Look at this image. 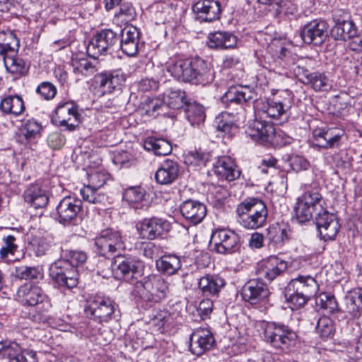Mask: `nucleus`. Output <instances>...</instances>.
<instances>
[{
  "label": "nucleus",
  "instance_id": "393cba45",
  "mask_svg": "<svg viewBox=\"0 0 362 362\" xmlns=\"http://www.w3.org/2000/svg\"><path fill=\"white\" fill-rule=\"evenodd\" d=\"M180 209L182 216L194 225L201 223L206 215V206L194 199L183 202Z\"/></svg>",
  "mask_w": 362,
  "mask_h": 362
},
{
  "label": "nucleus",
  "instance_id": "3c124183",
  "mask_svg": "<svg viewBox=\"0 0 362 362\" xmlns=\"http://www.w3.org/2000/svg\"><path fill=\"white\" fill-rule=\"evenodd\" d=\"M335 331L332 320L325 315L321 316L317 322L316 332L323 339L331 337Z\"/></svg>",
  "mask_w": 362,
  "mask_h": 362
},
{
  "label": "nucleus",
  "instance_id": "bb28decb",
  "mask_svg": "<svg viewBox=\"0 0 362 362\" xmlns=\"http://www.w3.org/2000/svg\"><path fill=\"white\" fill-rule=\"evenodd\" d=\"M140 33L134 26L127 27L122 30L120 40V49L129 57L135 56L139 50Z\"/></svg>",
  "mask_w": 362,
  "mask_h": 362
},
{
  "label": "nucleus",
  "instance_id": "8fccbe9b",
  "mask_svg": "<svg viewBox=\"0 0 362 362\" xmlns=\"http://www.w3.org/2000/svg\"><path fill=\"white\" fill-rule=\"evenodd\" d=\"M267 235L268 239L275 245L281 244L288 239L286 227L278 223L269 226Z\"/></svg>",
  "mask_w": 362,
  "mask_h": 362
},
{
  "label": "nucleus",
  "instance_id": "e2e57ef3",
  "mask_svg": "<svg viewBox=\"0 0 362 362\" xmlns=\"http://www.w3.org/2000/svg\"><path fill=\"white\" fill-rule=\"evenodd\" d=\"M65 252L64 255L66 259L64 260L69 263L74 268H76V267L82 264L86 261L87 255L82 251L70 250L65 251Z\"/></svg>",
  "mask_w": 362,
  "mask_h": 362
},
{
  "label": "nucleus",
  "instance_id": "2eb2a0df",
  "mask_svg": "<svg viewBox=\"0 0 362 362\" xmlns=\"http://www.w3.org/2000/svg\"><path fill=\"white\" fill-rule=\"evenodd\" d=\"M195 58H170L166 63V69L177 81L191 83L193 78Z\"/></svg>",
  "mask_w": 362,
  "mask_h": 362
},
{
  "label": "nucleus",
  "instance_id": "39448f33",
  "mask_svg": "<svg viewBox=\"0 0 362 362\" xmlns=\"http://www.w3.org/2000/svg\"><path fill=\"white\" fill-rule=\"evenodd\" d=\"M134 291L144 300L157 303L166 296L168 284L160 276H144L136 281Z\"/></svg>",
  "mask_w": 362,
  "mask_h": 362
},
{
  "label": "nucleus",
  "instance_id": "72a5a7b5",
  "mask_svg": "<svg viewBox=\"0 0 362 362\" xmlns=\"http://www.w3.org/2000/svg\"><path fill=\"white\" fill-rule=\"evenodd\" d=\"M225 284L224 279L218 275L206 274L199 279V288L204 296H216Z\"/></svg>",
  "mask_w": 362,
  "mask_h": 362
},
{
  "label": "nucleus",
  "instance_id": "e433bc0d",
  "mask_svg": "<svg viewBox=\"0 0 362 362\" xmlns=\"http://www.w3.org/2000/svg\"><path fill=\"white\" fill-rule=\"evenodd\" d=\"M178 164L170 160H165L155 175L156 180L160 185H169L178 177Z\"/></svg>",
  "mask_w": 362,
  "mask_h": 362
},
{
  "label": "nucleus",
  "instance_id": "37998d69",
  "mask_svg": "<svg viewBox=\"0 0 362 362\" xmlns=\"http://www.w3.org/2000/svg\"><path fill=\"white\" fill-rule=\"evenodd\" d=\"M144 147L148 151H153L158 156H166L172 151L170 142L161 138L148 137L144 142Z\"/></svg>",
  "mask_w": 362,
  "mask_h": 362
},
{
  "label": "nucleus",
  "instance_id": "2f4dec72",
  "mask_svg": "<svg viewBox=\"0 0 362 362\" xmlns=\"http://www.w3.org/2000/svg\"><path fill=\"white\" fill-rule=\"evenodd\" d=\"M254 93L248 86H231L221 97V101L226 104H243L253 98Z\"/></svg>",
  "mask_w": 362,
  "mask_h": 362
},
{
  "label": "nucleus",
  "instance_id": "b1692460",
  "mask_svg": "<svg viewBox=\"0 0 362 362\" xmlns=\"http://www.w3.org/2000/svg\"><path fill=\"white\" fill-rule=\"evenodd\" d=\"M192 10L196 18L202 22L218 19L221 11L220 3L215 0H199L193 5Z\"/></svg>",
  "mask_w": 362,
  "mask_h": 362
},
{
  "label": "nucleus",
  "instance_id": "f03ea898",
  "mask_svg": "<svg viewBox=\"0 0 362 362\" xmlns=\"http://www.w3.org/2000/svg\"><path fill=\"white\" fill-rule=\"evenodd\" d=\"M17 299L24 307H35L39 313L33 315V320L45 322L48 316L45 315L52 308L51 300L46 292L38 284L28 282L21 285L17 291Z\"/></svg>",
  "mask_w": 362,
  "mask_h": 362
},
{
  "label": "nucleus",
  "instance_id": "c9c22d12",
  "mask_svg": "<svg viewBox=\"0 0 362 362\" xmlns=\"http://www.w3.org/2000/svg\"><path fill=\"white\" fill-rule=\"evenodd\" d=\"M215 173L228 181L235 180L240 175V170L234 160L228 156L222 157L217 160Z\"/></svg>",
  "mask_w": 362,
  "mask_h": 362
},
{
  "label": "nucleus",
  "instance_id": "603ef678",
  "mask_svg": "<svg viewBox=\"0 0 362 362\" xmlns=\"http://www.w3.org/2000/svg\"><path fill=\"white\" fill-rule=\"evenodd\" d=\"M217 129L226 134H232L237 126L228 113H223L216 117Z\"/></svg>",
  "mask_w": 362,
  "mask_h": 362
},
{
  "label": "nucleus",
  "instance_id": "58836bf2",
  "mask_svg": "<svg viewBox=\"0 0 362 362\" xmlns=\"http://www.w3.org/2000/svg\"><path fill=\"white\" fill-rule=\"evenodd\" d=\"M344 303L346 312L353 318H358L362 310V289L355 288L348 292L344 297Z\"/></svg>",
  "mask_w": 362,
  "mask_h": 362
},
{
  "label": "nucleus",
  "instance_id": "9b49d317",
  "mask_svg": "<svg viewBox=\"0 0 362 362\" xmlns=\"http://www.w3.org/2000/svg\"><path fill=\"white\" fill-rule=\"evenodd\" d=\"M239 236L233 230L220 228L213 232L210 244L218 254L227 255L236 252L240 247Z\"/></svg>",
  "mask_w": 362,
  "mask_h": 362
},
{
  "label": "nucleus",
  "instance_id": "c756f323",
  "mask_svg": "<svg viewBox=\"0 0 362 362\" xmlns=\"http://www.w3.org/2000/svg\"><path fill=\"white\" fill-rule=\"evenodd\" d=\"M343 13L344 18L341 20L337 19V15H334L337 23L332 30V34L336 40L346 41L353 37L358 31L354 23L349 19L348 13Z\"/></svg>",
  "mask_w": 362,
  "mask_h": 362
},
{
  "label": "nucleus",
  "instance_id": "412c9836",
  "mask_svg": "<svg viewBox=\"0 0 362 362\" xmlns=\"http://www.w3.org/2000/svg\"><path fill=\"white\" fill-rule=\"evenodd\" d=\"M125 81L126 76L119 69L110 73H101L95 76V81L99 83V91L102 95L120 90Z\"/></svg>",
  "mask_w": 362,
  "mask_h": 362
},
{
  "label": "nucleus",
  "instance_id": "1a4fd4ad",
  "mask_svg": "<svg viewBox=\"0 0 362 362\" xmlns=\"http://www.w3.org/2000/svg\"><path fill=\"white\" fill-rule=\"evenodd\" d=\"M49 276L60 287L71 289L78 284L76 269L65 260H57L52 263L49 267Z\"/></svg>",
  "mask_w": 362,
  "mask_h": 362
},
{
  "label": "nucleus",
  "instance_id": "69168bd1",
  "mask_svg": "<svg viewBox=\"0 0 362 362\" xmlns=\"http://www.w3.org/2000/svg\"><path fill=\"white\" fill-rule=\"evenodd\" d=\"M340 228L339 221H332L329 226L320 229L319 233L321 238L325 241L332 240L335 238Z\"/></svg>",
  "mask_w": 362,
  "mask_h": 362
},
{
  "label": "nucleus",
  "instance_id": "680f3d73",
  "mask_svg": "<svg viewBox=\"0 0 362 362\" xmlns=\"http://www.w3.org/2000/svg\"><path fill=\"white\" fill-rule=\"evenodd\" d=\"M289 292L290 291H287L286 296H288L287 301L291 304L292 310L298 309L303 307L310 299L303 295L301 292L292 291L291 293H289Z\"/></svg>",
  "mask_w": 362,
  "mask_h": 362
},
{
  "label": "nucleus",
  "instance_id": "6ab92c4d",
  "mask_svg": "<svg viewBox=\"0 0 362 362\" xmlns=\"http://www.w3.org/2000/svg\"><path fill=\"white\" fill-rule=\"evenodd\" d=\"M288 269V262L276 256H271L263 260L259 264L257 274L259 279L272 282L276 278L283 275Z\"/></svg>",
  "mask_w": 362,
  "mask_h": 362
},
{
  "label": "nucleus",
  "instance_id": "0e129e2a",
  "mask_svg": "<svg viewBox=\"0 0 362 362\" xmlns=\"http://www.w3.org/2000/svg\"><path fill=\"white\" fill-rule=\"evenodd\" d=\"M277 16L293 14L295 7L291 0H274L272 5Z\"/></svg>",
  "mask_w": 362,
  "mask_h": 362
},
{
  "label": "nucleus",
  "instance_id": "6e6d98bb",
  "mask_svg": "<svg viewBox=\"0 0 362 362\" xmlns=\"http://www.w3.org/2000/svg\"><path fill=\"white\" fill-rule=\"evenodd\" d=\"M146 195L145 190L141 187H131L123 193V198L129 204L141 203Z\"/></svg>",
  "mask_w": 362,
  "mask_h": 362
},
{
  "label": "nucleus",
  "instance_id": "13d9d810",
  "mask_svg": "<svg viewBox=\"0 0 362 362\" xmlns=\"http://www.w3.org/2000/svg\"><path fill=\"white\" fill-rule=\"evenodd\" d=\"M29 243L33 247L37 256H42L49 250V245L45 239L31 234L29 238Z\"/></svg>",
  "mask_w": 362,
  "mask_h": 362
},
{
  "label": "nucleus",
  "instance_id": "a19ab883",
  "mask_svg": "<svg viewBox=\"0 0 362 362\" xmlns=\"http://www.w3.org/2000/svg\"><path fill=\"white\" fill-rule=\"evenodd\" d=\"M182 264L178 256L173 254L165 255L156 261L159 272L166 275H173L181 268Z\"/></svg>",
  "mask_w": 362,
  "mask_h": 362
},
{
  "label": "nucleus",
  "instance_id": "a18cd8bd",
  "mask_svg": "<svg viewBox=\"0 0 362 362\" xmlns=\"http://www.w3.org/2000/svg\"><path fill=\"white\" fill-rule=\"evenodd\" d=\"M185 93L180 90L170 89L164 93L163 103L172 109H179L186 103Z\"/></svg>",
  "mask_w": 362,
  "mask_h": 362
},
{
  "label": "nucleus",
  "instance_id": "4be33fe9",
  "mask_svg": "<svg viewBox=\"0 0 362 362\" xmlns=\"http://www.w3.org/2000/svg\"><path fill=\"white\" fill-rule=\"evenodd\" d=\"M215 339L211 331L208 329H196L191 335L189 349L197 356H201L211 349Z\"/></svg>",
  "mask_w": 362,
  "mask_h": 362
},
{
  "label": "nucleus",
  "instance_id": "338daca9",
  "mask_svg": "<svg viewBox=\"0 0 362 362\" xmlns=\"http://www.w3.org/2000/svg\"><path fill=\"white\" fill-rule=\"evenodd\" d=\"M36 93L45 100H49L54 98L57 94L56 87L49 82L41 83L36 89Z\"/></svg>",
  "mask_w": 362,
  "mask_h": 362
},
{
  "label": "nucleus",
  "instance_id": "423d86ee",
  "mask_svg": "<svg viewBox=\"0 0 362 362\" xmlns=\"http://www.w3.org/2000/svg\"><path fill=\"white\" fill-rule=\"evenodd\" d=\"M95 245L98 252L107 258L115 254L118 256L125 248L120 232L112 228L102 230L95 239Z\"/></svg>",
  "mask_w": 362,
  "mask_h": 362
},
{
  "label": "nucleus",
  "instance_id": "f704fd0d",
  "mask_svg": "<svg viewBox=\"0 0 362 362\" xmlns=\"http://www.w3.org/2000/svg\"><path fill=\"white\" fill-rule=\"evenodd\" d=\"M4 354L9 359V362H37L35 351L23 349L15 342L4 348Z\"/></svg>",
  "mask_w": 362,
  "mask_h": 362
},
{
  "label": "nucleus",
  "instance_id": "a211bd4d",
  "mask_svg": "<svg viewBox=\"0 0 362 362\" xmlns=\"http://www.w3.org/2000/svg\"><path fill=\"white\" fill-rule=\"evenodd\" d=\"M269 294L268 286L260 279L247 281L243 286L241 292L243 299L251 305H256L265 300Z\"/></svg>",
  "mask_w": 362,
  "mask_h": 362
},
{
  "label": "nucleus",
  "instance_id": "c85d7f7f",
  "mask_svg": "<svg viewBox=\"0 0 362 362\" xmlns=\"http://www.w3.org/2000/svg\"><path fill=\"white\" fill-rule=\"evenodd\" d=\"M192 84L205 86L214 79V71L211 64L199 57H195Z\"/></svg>",
  "mask_w": 362,
  "mask_h": 362
},
{
  "label": "nucleus",
  "instance_id": "6e6552de",
  "mask_svg": "<svg viewBox=\"0 0 362 362\" xmlns=\"http://www.w3.org/2000/svg\"><path fill=\"white\" fill-rule=\"evenodd\" d=\"M85 308L87 315L100 323L107 322L113 317L116 304L109 297L97 295L90 298Z\"/></svg>",
  "mask_w": 362,
  "mask_h": 362
},
{
  "label": "nucleus",
  "instance_id": "79ce46f5",
  "mask_svg": "<svg viewBox=\"0 0 362 362\" xmlns=\"http://www.w3.org/2000/svg\"><path fill=\"white\" fill-rule=\"evenodd\" d=\"M0 110L4 114L18 116L25 110V105L19 95H9L1 100Z\"/></svg>",
  "mask_w": 362,
  "mask_h": 362
},
{
  "label": "nucleus",
  "instance_id": "864d4df0",
  "mask_svg": "<svg viewBox=\"0 0 362 362\" xmlns=\"http://www.w3.org/2000/svg\"><path fill=\"white\" fill-rule=\"evenodd\" d=\"M316 303L328 313H334L338 310V303L335 298L327 293H321L317 298Z\"/></svg>",
  "mask_w": 362,
  "mask_h": 362
},
{
  "label": "nucleus",
  "instance_id": "bf43d9fd",
  "mask_svg": "<svg viewBox=\"0 0 362 362\" xmlns=\"http://www.w3.org/2000/svg\"><path fill=\"white\" fill-rule=\"evenodd\" d=\"M2 240L4 246L0 249L1 257L6 258L8 255H14L18 248V245L16 243V237L12 235H8L4 237Z\"/></svg>",
  "mask_w": 362,
  "mask_h": 362
},
{
  "label": "nucleus",
  "instance_id": "ea45409f",
  "mask_svg": "<svg viewBox=\"0 0 362 362\" xmlns=\"http://www.w3.org/2000/svg\"><path fill=\"white\" fill-rule=\"evenodd\" d=\"M208 45L214 49H228L233 48L236 45L237 38L230 33L216 32L209 34Z\"/></svg>",
  "mask_w": 362,
  "mask_h": 362
},
{
  "label": "nucleus",
  "instance_id": "c03bdc74",
  "mask_svg": "<svg viewBox=\"0 0 362 362\" xmlns=\"http://www.w3.org/2000/svg\"><path fill=\"white\" fill-rule=\"evenodd\" d=\"M71 66L74 74L76 75L90 76L97 71L95 63L86 58L72 57Z\"/></svg>",
  "mask_w": 362,
  "mask_h": 362
},
{
  "label": "nucleus",
  "instance_id": "473e14b6",
  "mask_svg": "<svg viewBox=\"0 0 362 362\" xmlns=\"http://www.w3.org/2000/svg\"><path fill=\"white\" fill-rule=\"evenodd\" d=\"M24 199L35 209L43 208L48 204L49 195L47 192L38 185H32L24 192Z\"/></svg>",
  "mask_w": 362,
  "mask_h": 362
},
{
  "label": "nucleus",
  "instance_id": "de8ad7c7",
  "mask_svg": "<svg viewBox=\"0 0 362 362\" xmlns=\"http://www.w3.org/2000/svg\"><path fill=\"white\" fill-rule=\"evenodd\" d=\"M2 59L8 71L19 74L26 72L25 62L21 58L17 57L16 54L6 55Z\"/></svg>",
  "mask_w": 362,
  "mask_h": 362
},
{
  "label": "nucleus",
  "instance_id": "ddd939ff",
  "mask_svg": "<svg viewBox=\"0 0 362 362\" xmlns=\"http://www.w3.org/2000/svg\"><path fill=\"white\" fill-rule=\"evenodd\" d=\"M118 41L117 35L112 30H103L91 39L87 46L88 54L93 58L106 54Z\"/></svg>",
  "mask_w": 362,
  "mask_h": 362
},
{
  "label": "nucleus",
  "instance_id": "4d7b16f0",
  "mask_svg": "<svg viewBox=\"0 0 362 362\" xmlns=\"http://www.w3.org/2000/svg\"><path fill=\"white\" fill-rule=\"evenodd\" d=\"M4 42L5 49L3 52L2 57L9 54H16L20 46L19 40L12 31H6Z\"/></svg>",
  "mask_w": 362,
  "mask_h": 362
},
{
  "label": "nucleus",
  "instance_id": "4468645a",
  "mask_svg": "<svg viewBox=\"0 0 362 362\" xmlns=\"http://www.w3.org/2000/svg\"><path fill=\"white\" fill-rule=\"evenodd\" d=\"M136 228L142 238L154 240L168 233L170 229V224L165 219L152 217L138 221Z\"/></svg>",
  "mask_w": 362,
  "mask_h": 362
},
{
  "label": "nucleus",
  "instance_id": "9d476101",
  "mask_svg": "<svg viewBox=\"0 0 362 362\" xmlns=\"http://www.w3.org/2000/svg\"><path fill=\"white\" fill-rule=\"evenodd\" d=\"M110 175L103 170H96L88 174V184L80 190L83 200L92 204H100L105 199L104 194L98 192L109 180Z\"/></svg>",
  "mask_w": 362,
  "mask_h": 362
},
{
  "label": "nucleus",
  "instance_id": "a878e982",
  "mask_svg": "<svg viewBox=\"0 0 362 362\" xmlns=\"http://www.w3.org/2000/svg\"><path fill=\"white\" fill-rule=\"evenodd\" d=\"M56 120L60 126H67L71 130L77 126L79 122L80 115L72 103L59 104L56 110Z\"/></svg>",
  "mask_w": 362,
  "mask_h": 362
},
{
  "label": "nucleus",
  "instance_id": "f257e3e1",
  "mask_svg": "<svg viewBox=\"0 0 362 362\" xmlns=\"http://www.w3.org/2000/svg\"><path fill=\"white\" fill-rule=\"evenodd\" d=\"M324 202L317 192L306 191L297 199L294 207L298 222L303 223L310 221L315 214V223L318 230L329 226L332 221H339L336 215L323 207Z\"/></svg>",
  "mask_w": 362,
  "mask_h": 362
},
{
  "label": "nucleus",
  "instance_id": "dca6fc26",
  "mask_svg": "<svg viewBox=\"0 0 362 362\" xmlns=\"http://www.w3.org/2000/svg\"><path fill=\"white\" fill-rule=\"evenodd\" d=\"M58 221L62 224L74 223L82 210V201L72 197L63 198L57 206Z\"/></svg>",
  "mask_w": 362,
  "mask_h": 362
},
{
  "label": "nucleus",
  "instance_id": "774afa93",
  "mask_svg": "<svg viewBox=\"0 0 362 362\" xmlns=\"http://www.w3.org/2000/svg\"><path fill=\"white\" fill-rule=\"evenodd\" d=\"M289 165L295 172L306 170L310 166V163L304 157L299 155H293L288 158Z\"/></svg>",
  "mask_w": 362,
  "mask_h": 362
},
{
  "label": "nucleus",
  "instance_id": "09e8293b",
  "mask_svg": "<svg viewBox=\"0 0 362 362\" xmlns=\"http://www.w3.org/2000/svg\"><path fill=\"white\" fill-rule=\"evenodd\" d=\"M204 108L199 104H191L186 110V117L192 126L199 125L205 119Z\"/></svg>",
  "mask_w": 362,
  "mask_h": 362
},
{
  "label": "nucleus",
  "instance_id": "49530a36",
  "mask_svg": "<svg viewBox=\"0 0 362 362\" xmlns=\"http://www.w3.org/2000/svg\"><path fill=\"white\" fill-rule=\"evenodd\" d=\"M14 275L21 280H42L43 273L37 267L21 265L15 268Z\"/></svg>",
  "mask_w": 362,
  "mask_h": 362
},
{
  "label": "nucleus",
  "instance_id": "052dcab7",
  "mask_svg": "<svg viewBox=\"0 0 362 362\" xmlns=\"http://www.w3.org/2000/svg\"><path fill=\"white\" fill-rule=\"evenodd\" d=\"M171 317L165 310L156 311L153 315L150 320L151 326L154 327L157 330H160L165 325L170 323Z\"/></svg>",
  "mask_w": 362,
  "mask_h": 362
},
{
  "label": "nucleus",
  "instance_id": "7c9ffc66",
  "mask_svg": "<svg viewBox=\"0 0 362 362\" xmlns=\"http://www.w3.org/2000/svg\"><path fill=\"white\" fill-rule=\"evenodd\" d=\"M275 130L272 124L259 120L253 121L249 126L247 134L253 140L268 142L272 139Z\"/></svg>",
  "mask_w": 362,
  "mask_h": 362
},
{
  "label": "nucleus",
  "instance_id": "f3484780",
  "mask_svg": "<svg viewBox=\"0 0 362 362\" xmlns=\"http://www.w3.org/2000/svg\"><path fill=\"white\" fill-rule=\"evenodd\" d=\"M300 36L305 43L320 45L327 36V24L322 20L311 21L302 28Z\"/></svg>",
  "mask_w": 362,
  "mask_h": 362
},
{
  "label": "nucleus",
  "instance_id": "0eeeda50",
  "mask_svg": "<svg viewBox=\"0 0 362 362\" xmlns=\"http://www.w3.org/2000/svg\"><path fill=\"white\" fill-rule=\"evenodd\" d=\"M107 265L112 266V272L115 277L124 281L136 286V281H139L142 276L143 265L141 262L117 257L112 262L110 259L105 260Z\"/></svg>",
  "mask_w": 362,
  "mask_h": 362
},
{
  "label": "nucleus",
  "instance_id": "20e7f679",
  "mask_svg": "<svg viewBox=\"0 0 362 362\" xmlns=\"http://www.w3.org/2000/svg\"><path fill=\"white\" fill-rule=\"evenodd\" d=\"M260 336L264 341L276 349L286 350L296 344L297 335L287 326L262 322Z\"/></svg>",
  "mask_w": 362,
  "mask_h": 362
},
{
  "label": "nucleus",
  "instance_id": "aec40b11",
  "mask_svg": "<svg viewBox=\"0 0 362 362\" xmlns=\"http://www.w3.org/2000/svg\"><path fill=\"white\" fill-rule=\"evenodd\" d=\"M344 132L337 128H317L313 131V144L325 149L337 147Z\"/></svg>",
  "mask_w": 362,
  "mask_h": 362
},
{
  "label": "nucleus",
  "instance_id": "f8f14e48",
  "mask_svg": "<svg viewBox=\"0 0 362 362\" xmlns=\"http://www.w3.org/2000/svg\"><path fill=\"white\" fill-rule=\"evenodd\" d=\"M294 95L290 90H282L279 95L268 99L263 105L262 112L269 117L279 119L286 115L291 107Z\"/></svg>",
  "mask_w": 362,
  "mask_h": 362
},
{
  "label": "nucleus",
  "instance_id": "4c0bfd02",
  "mask_svg": "<svg viewBox=\"0 0 362 362\" xmlns=\"http://www.w3.org/2000/svg\"><path fill=\"white\" fill-rule=\"evenodd\" d=\"M290 46L291 45L285 40L281 39L272 40L269 45V50L279 58V64L283 67L289 66L293 63L291 52L288 47Z\"/></svg>",
  "mask_w": 362,
  "mask_h": 362
},
{
  "label": "nucleus",
  "instance_id": "7ed1b4c3",
  "mask_svg": "<svg viewBox=\"0 0 362 362\" xmlns=\"http://www.w3.org/2000/svg\"><path fill=\"white\" fill-rule=\"evenodd\" d=\"M237 221L246 229L255 230L262 227L267 220L268 211L263 201L257 198H247L238 204Z\"/></svg>",
  "mask_w": 362,
  "mask_h": 362
},
{
  "label": "nucleus",
  "instance_id": "5701e85b",
  "mask_svg": "<svg viewBox=\"0 0 362 362\" xmlns=\"http://www.w3.org/2000/svg\"><path fill=\"white\" fill-rule=\"evenodd\" d=\"M295 71L300 77V81L305 85L310 87L315 91L327 90L332 86L329 78L323 73H310L308 70L298 65L296 66Z\"/></svg>",
  "mask_w": 362,
  "mask_h": 362
},
{
  "label": "nucleus",
  "instance_id": "5fc2aeb1",
  "mask_svg": "<svg viewBox=\"0 0 362 362\" xmlns=\"http://www.w3.org/2000/svg\"><path fill=\"white\" fill-rule=\"evenodd\" d=\"M42 130V126L37 121L28 119L23 125L21 132L27 140L36 138Z\"/></svg>",
  "mask_w": 362,
  "mask_h": 362
},
{
  "label": "nucleus",
  "instance_id": "cd10ccee",
  "mask_svg": "<svg viewBox=\"0 0 362 362\" xmlns=\"http://www.w3.org/2000/svg\"><path fill=\"white\" fill-rule=\"evenodd\" d=\"M318 291V284L310 276H299L292 279L288 285V291L301 292L309 298L314 297Z\"/></svg>",
  "mask_w": 362,
  "mask_h": 362
}]
</instances>
